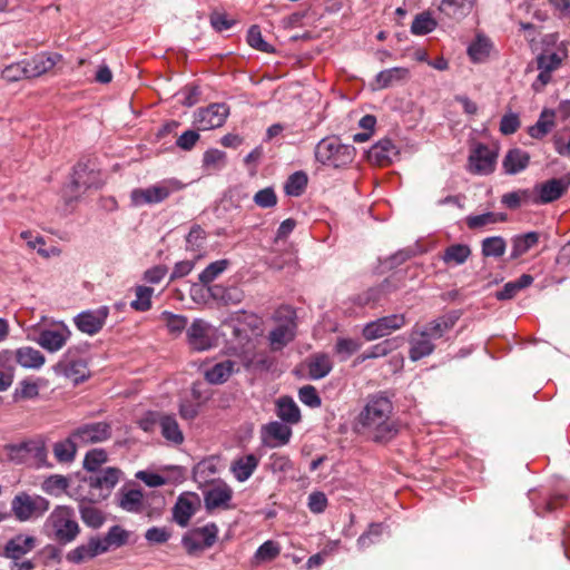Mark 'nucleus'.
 Instances as JSON below:
<instances>
[{
  "mask_svg": "<svg viewBox=\"0 0 570 570\" xmlns=\"http://www.w3.org/2000/svg\"><path fill=\"white\" fill-rule=\"evenodd\" d=\"M355 431L375 443L385 444L400 432V424L393 417V403L383 393L371 394L355 417Z\"/></svg>",
  "mask_w": 570,
  "mask_h": 570,
  "instance_id": "nucleus-1",
  "label": "nucleus"
},
{
  "mask_svg": "<svg viewBox=\"0 0 570 570\" xmlns=\"http://www.w3.org/2000/svg\"><path fill=\"white\" fill-rule=\"evenodd\" d=\"M458 320V315L448 314L438 317L422 326H414L409 338L410 360L416 362L425 356L431 355L435 350L433 341L443 337L448 332H450L454 327Z\"/></svg>",
  "mask_w": 570,
  "mask_h": 570,
  "instance_id": "nucleus-2",
  "label": "nucleus"
},
{
  "mask_svg": "<svg viewBox=\"0 0 570 570\" xmlns=\"http://www.w3.org/2000/svg\"><path fill=\"white\" fill-rule=\"evenodd\" d=\"M355 157L352 145L342 144L336 136L323 138L315 147V158L325 166L341 168L350 165Z\"/></svg>",
  "mask_w": 570,
  "mask_h": 570,
  "instance_id": "nucleus-3",
  "label": "nucleus"
},
{
  "mask_svg": "<svg viewBox=\"0 0 570 570\" xmlns=\"http://www.w3.org/2000/svg\"><path fill=\"white\" fill-rule=\"evenodd\" d=\"M48 521L55 531V539L61 544L72 542L80 532L79 524L75 520V512L69 507H57L51 512Z\"/></svg>",
  "mask_w": 570,
  "mask_h": 570,
  "instance_id": "nucleus-4",
  "label": "nucleus"
},
{
  "mask_svg": "<svg viewBox=\"0 0 570 570\" xmlns=\"http://www.w3.org/2000/svg\"><path fill=\"white\" fill-rule=\"evenodd\" d=\"M186 344L190 352L202 353L216 345L215 328L204 318H195L186 328Z\"/></svg>",
  "mask_w": 570,
  "mask_h": 570,
  "instance_id": "nucleus-5",
  "label": "nucleus"
},
{
  "mask_svg": "<svg viewBox=\"0 0 570 570\" xmlns=\"http://www.w3.org/2000/svg\"><path fill=\"white\" fill-rule=\"evenodd\" d=\"M296 315L294 309L288 306L276 311V320L281 323L269 332L268 338L273 351L282 350L295 337Z\"/></svg>",
  "mask_w": 570,
  "mask_h": 570,
  "instance_id": "nucleus-6",
  "label": "nucleus"
},
{
  "mask_svg": "<svg viewBox=\"0 0 570 570\" xmlns=\"http://www.w3.org/2000/svg\"><path fill=\"white\" fill-rule=\"evenodd\" d=\"M180 188L181 184L179 181L174 179L165 180L148 188L132 189L130 193V200L136 207L158 204L167 199L173 191L179 190Z\"/></svg>",
  "mask_w": 570,
  "mask_h": 570,
  "instance_id": "nucleus-7",
  "label": "nucleus"
},
{
  "mask_svg": "<svg viewBox=\"0 0 570 570\" xmlns=\"http://www.w3.org/2000/svg\"><path fill=\"white\" fill-rule=\"evenodd\" d=\"M49 501L40 495L21 492L12 499L11 510L16 519L23 522L31 518L41 517L49 510Z\"/></svg>",
  "mask_w": 570,
  "mask_h": 570,
  "instance_id": "nucleus-8",
  "label": "nucleus"
},
{
  "mask_svg": "<svg viewBox=\"0 0 570 570\" xmlns=\"http://www.w3.org/2000/svg\"><path fill=\"white\" fill-rule=\"evenodd\" d=\"M79 347H69L58 363V368L75 384L85 382L90 376L87 360L80 356Z\"/></svg>",
  "mask_w": 570,
  "mask_h": 570,
  "instance_id": "nucleus-9",
  "label": "nucleus"
},
{
  "mask_svg": "<svg viewBox=\"0 0 570 570\" xmlns=\"http://www.w3.org/2000/svg\"><path fill=\"white\" fill-rule=\"evenodd\" d=\"M217 535L218 527L212 522L188 531L184 534L181 543L188 554H195L204 549L212 548L217 541Z\"/></svg>",
  "mask_w": 570,
  "mask_h": 570,
  "instance_id": "nucleus-10",
  "label": "nucleus"
},
{
  "mask_svg": "<svg viewBox=\"0 0 570 570\" xmlns=\"http://www.w3.org/2000/svg\"><path fill=\"white\" fill-rule=\"evenodd\" d=\"M405 324L403 314L389 315L367 323L362 334L366 341H374L402 328Z\"/></svg>",
  "mask_w": 570,
  "mask_h": 570,
  "instance_id": "nucleus-11",
  "label": "nucleus"
},
{
  "mask_svg": "<svg viewBox=\"0 0 570 570\" xmlns=\"http://www.w3.org/2000/svg\"><path fill=\"white\" fill-rule=\"evenodd\" d=\"M108 315L109 308L107 306H100L97 309H88L79 313L73 318V322L81 333L92 336L101 331Z\"/></svg>",
  "mask_w": 570,
  "mask_h": 570,
  "instance_id": "nucleus-12",
  "label": "nucleus"
},
{
  "mask_svg": "<svg viewBox=\"0 0 570 570\" xmlns=\"http://www.w3.org/2000/svg\"><path fill=\"white\" fill-rule=\"evenodd\" d=\"M229 115L226 104H212L197 110L195 121L200 130H209L222 127Z\"/></svg>",
  "mask_w": 570,
  "mask_h": 570,
  "instance_id": "nucleus-13",
  "label": "nucleus"
},
{
  "mask_svg": "<svg viewBox=\"0 0 570 570\" xmlns=\"http://www.w3.org/2000/svg\"><path fill=\"white\" fill-rule=\"evenodd\" d=\"M102 185L100 179V173L95 169H89L86 164H77L73 168L72 180L70 184L71 193L76 194V197L88 189H98Z\"/></svg>",
  "mask_w": 570,
  "mask_h": 570,
  "instance_id": "nucleus-14",
  "label": "nucleus"
},
{
  "mask_svg": "<svg viewBox=\"0 0 570 570\" xmlns=\"http://www.w3.org/2000/svg\"><path fill=\"white\" fill-rule=\"evenodd\" d=\"M120 475L121 471L118 468H107L92 472L86 481L92 491H98V498L106 499L119 482Z\"/></svg>",
  "mask_w": 570,
  "mask_h": 570,
  "instance_id": "nucleus-15",
  "label": "nucleus"
},
{
  "mask_svg": "<svg viewBox=\"0 0 570 570\" xmlns=\"http://www.w3.org/2000/svg\"><path fill=\"white\" fill-rule=\"evenodd\" d=\"M70 337L71 331L61 323L55 328L41 330L36 342L46 351L55 353L60 351Z\"/></svg>",
  "mask_w": 570,
  "mask_h": 570,
  "instance_id": "nucleus-16",
  "label": "nucleus"
},
{
  "mask_svg": "<svg viewBox=\"0 0 570 570\" xmlns=\"http://www.w3.org/2000/svg\"><path fill=\"white\" fill-rule=\"evenodd\" d=\"M497 154L479 144L469 156V170L475 175H488L494 170Z\"/></svg>",
  "mask_w": 570,
  "mask_h": 570,
  "instance_id": "nucleus-17",
  "label": "nucleus"
},
{
  "mask_svg": "<svg viewBox=\"0 0 570 570\" xmlns=\"http://www.w3.org/2000/svg\"><path fill=\"white\" fill-rule=\"evenodd\" d=\"M199 507L200 499L196 493L180 494L173 508L174 521L183 528L187 527Z\"/></svg>",
  "mask_w": 570,
  "mask_h": 570,
  "instance_id": "nucleus-18",
  "label": "nucleus"
},
{
  "mask_svg": "<svg viewBox=\"0 0 570 570\" xmlns=\"http://www.w3.org/2000/svg\"><path fill=\"white\" fill-rule=\"evenodd\" d=\"M111 435V426L106 422L85 424L72 432V438L79 444L98 443Z\"/></svg>",
  "mask_w": 570,
  "mask_h": 570,
  "instance_id": "nucleus-19",
  "label": "nucleus"
},
{
  "mask_svg": "<svg viewBox=\"0 0 570 570\" xmlns=\"http://www.w3.org/2000/svg\"><path fill=\"white\" fill-rule=\"evenodd\" d=\"M36 544V537L20 533L7 541L0 556L11 560H19L32 551Z\"/></svg>",
  "mask_w": 570,
  "mask_h": 570,
  "instance_id": "nucleus-20",
  "label": "nucleus"
},
{
  "mask_svg": "<svg viewBox=\"0 0 570 570\" xmlns=\"http://www.w3.org/2000/svg\"><path fill=\"white\" fill-rule=\"evenodd\" d=\"M396 288L397 286L392 284L391 279L386 278L380 285L371 287L355 295L352 298V302L360 307H374L382 301L383 297Z\"/></svg>",
  "mask_w": 570,
  "mask_h": 570,
  "instance_id": "nucleus-21",
  "label": "nucleus"
},
{
  "mask_svg": "<svg viewBox=\"0 0 570 570\" xmlns=\"http://www.w3.org/2000/svg\"><path fill=\"white\" fill-rule=\"evenodd\" d=\"M399 155L397 147L389 138L381 139L367 151L370 163L380 167L390 165L394 157Z\"/></svg>",
  "mask_w": 570,
  "mask_h": 570,
  "instance_id": "nucleus-22",
  "label": "nucleus"
},
{
  "mask_svg": "<svg viewBox=\"0 0 570 570\" xmlns=\"http://www.w3.org/2000/svg\"><path fill=\"white\" fill-rule=\"evenodd\" d=\"M105 552L106 548L100 543V538L92 537L87 543L70 550L66 559L71 563L80 564Z\"/></svg>",
  "mask_w": 570,
  "mask_h": 570,
  "instance_id": "nucleus-23",
  "label": "nucleus"
},
{
  "mask_svg": "<svg viewBox=\"0 0 570 570\" xmlns=\"http://www.w3.org/2000/svg\"><path fill=\"white\" fill-rule=\"evenodd\" d=\"M570 185V179L552 178L535 187L539 191V199L535 203L548 204L552 203L567 191Z\"/></svg>",
  "mask_w": 570,
  "mask_h": 570,
  "instance_id": "nucleus-24",
  "label": "nucleus"
},
{
  "mask_svg": "<svg viewBox=\"0 0 570 570\" xmlns=\"http://www.w3.org/2000/svg\"><path fill=\"white\" fill-rule=\"evenodd\" d=\"M61 59L59 53L41 52L30 59H24L29 78H36L50 71Z\"/></svg>",
  "mask_w": 570,
  "mask_h": 570,
  "instance_id": "nucleus-25",
  "label": "nucleus"
},
{
  "mask_svg": "<svg viewBox=\"0 0 570 570\" xmlns=\"http://www.w3.org/2000/svg\"><path fill=\"white\" fill-rule=\"evenodd\" d=\"M238 371V363L227 358L205 370L204 377L208 383L217 385L225 383L234 373Z\"/></svg>",
  "mask_w": 570,
  "mask_h": 570,
  "instance_id": "nucleus-26",
  "label": "nucleus"
},
{
  "mask_svg": "<svg viewBox=\"0 0 570 570\" xmlns=\"http://www.w3.org/2000/svg\"><path fill=\"white\" fill-rule=\"evenodd\" d=\"M410 78V70L404 67H393L390 69L382 70L375 77L373 88L375 90H382L390 88L394 85L402 83Z\"/></svg>",
  "mask_w": 570,
  "mask_h": 570,
  "instance_id": "nucleus-27",
  "label": "nucleus"
},
{
  "mask_svg": "<svg viewBox=\"0 0 570 570\" xmlns=\"http://www.w3.org/2000/svg\"><path fill=\"white\" fill-rule=\"evenodd\" d=\"M160 433L170 443L180 445L185 438L184 433L178 424V421L174 414L163 413L160 415Z\"/></svg>",
  "mask_w": 570,
  "mask_h": 570,
  "instance_id": "nucleus-28",
  "label": "nucleus"
},
{
  "mask_svg": "<svg viewBox=\"0 0 570 570\" xmlns=\"http://www.w3.org/2000/svg\"><path fill=\"white\" fill-rule=\"evenodd\" d=\"M233 491L227 484L214 487L204 493V502L207 510L227 507L232 500Z\"/></svg>",
  "mask_w": 570,
  "mask_h": 570,
  "instance_id": "nucleus-29",
  "label": "nucleus"
},
{
  "mask_svg": "<svg viewBox=\"0 0 570 570\" xmlns=\"http://www.w3.org/2000/svg\"><path fill=\"white\" fill-rule=\"evenodd\" d=\"M471 247L466 244H452L448 246L442 255L441 259L448 267H454L463 265L471 256Z\"/></svg>",
  "mask_w": 570,
  "mask_h": 570,
  "instance_id": "nucleus-30",
  "label": "nucleus"
},
{
  "mask_svg": "<svg viewBox=\"0 0 570 570\" xmlns=\"http://www.w3.org/2000/svg\"><path fill=\"white\" fill-rule=\"evenodd\" d=\"M473 2L474 0H441L439 10L454 20H461L471 12Z\"/></svg>",
  "mask_w": 570,
  "mask_h": 570,
  "instance_id": "nucleus-31",
  "label": "nucleus"
},
{
  "mask_svg": "<svg viewBox=\"0 0 570 570\" xmlns=\"http://www.w3.org/2000/svg\"><path fill=\"white\" fill-rule=\"evenodd\" d=\"M16 363L26 368H40L45 364V355L31 346H23L13 352Z\"/></svg>",
  "mask_w": 570,
  "mask_h": 570,
  "instance_id": "nucleus-32",
  "label": "nucleus"
},
{
  "mask_svg": "<svg viewBox=\"0 0 570 570\" xmlns=\"http://www.w3.org/2000/svg\"><path fill=\"white\" fill-rule=\"evenodd\" d=\"M530 161V155L519 148H514L508 151L503 159V168L507 174L515 175L524 170Z\"/></svg>",
  "mask_w": 570,
  "mask_h": 570,
  "instance_id": "nucleus-33",
  "label": "nucleus"
},
{
  "mask_svg": "<svg viewBox=\"0 0 570 570\" xmlns=\"http://www.w3.org/2000/svg\"><path fill=\"white\" fill-rule=\"evenodd\" d=\"M539 233L529 232L522 235H517L511 239L512 250L510 258L517 259L528 253L531 248H533L539 243Z\"/></svg>",
  "mask_w": 570,
  "mask_h": 570,
  "instance_id": "nucleus-34",
  "label": "nucleus"
},
{
  "mask_svg": "<svg viewBox=\"0 0 570 570\" xmlns=\"http://www.w3.org/2000/svg\"><path fill=\"white\" fill-rule=\"evenodd\" d=\"M333 364L328 355L315 354L307 362L308 376L312 380L325 377L332 371Z\"/></svg>",
  "mask_w": 570,
  "mask_h": 570,
  "instance_id": "nucleus-35",
  "label": "nucleus"
},
{
  "mask_svg": "<svg viewBox=\"0 0 570 570\" xmlns=\"http://www.w3.org/2000/svg\"><path fill=\"white\" fill-rule=\"evenodd\" d=\"M277 415L284 422L295 424L301 420V411L294 400L282 396L277 401Z\"/></svg>",
  "mask_w": 570,
  "mask_h": 570,
  "instance_id": "nucleus-36",
  "label": "nucleus"
},
{
  "mask_svg": "<svg viewBox=\"0 0 570 570\" xmlns=\"http://www.w3.org/2000/svg\"><path fill=\"white\" fill-rule=\"evenodd\" d=\"M159 318L165 324L168 333L176 337L184 332L186 333V328L189 326L187 316L174 314L169 311H164Z\"/></svg>",
  "mask_w": 570,
  "mask_h": 570,
  "instance_id": "nucleus-37",
  "label": "nucleus"
},
{
  "mask_svg": "<svg viewBox=\"0 0 570 570\" xmlns=\"http://www.w3.org/2000/svg\"><path fill=\"white\" fill-rule=\"evenodd\" d=\"M533 277L529 274H522L518 279L508 282L501 291L495 293L499 301H507L513 298L521 289L530 286Z\"/></svg>",
  "mask_w": 570,
  "mask_h": 570,
  "instance_id": "nucleus-38",
  "label": "nucleus"
},
{
  "mask_svg": "<svg viewBox=\"0 0 570 570\" xmlns=\"http://www.w3.org/2000/svg\"><path fill=\"white\" fill-rule=\"evenodd\" d=\"M258 465V459L254 454H247L233 463L232 470L236 479L240 482L246 481L254 473Z\"/></svg>",
  "mask_w": 570,
  "mask_h": 570,
  "instance_id": "nucleus-39",
  "label": "nucleus"
},
{
  "mask_svg": "<svg viewBox=\"0 0 570 570\" xmlns=\"http://www.w3.org/2000/svg\"><path fill=\"white\" fill-rule=\"evenodd\" d=\"M556 112L553 110L544 109L535 125L529 128V135L532 138L541 139L548 135L554 126Z\"/></svg>",
  "mask_w": 570,
  "mask_h": 570,
  "instance_id": "nucleus-40",
  "label": "nucleus"
},
{
  "mask_svg": "<svg viewBox=\"0 0 570 570\" xmlns=\"http://www.w3.org/2000/svg\"><path fill=\"white\" fill-rule=\"evenodd\" d=\"M130 533L120 525H112L106 535L100 539V543L106 548V552L114 548L125 546L129 540Z\"/></svg>",
  "mask_w": 570,
  "mask_h": 570,
  "instance_id": "nucleus-41",
  "label": "nucleus"
},
{
  "mask_svg": "<svg viewBox=\"0 0 570 570\" xmlns=\"http://www.w3.org/2000/svg\"><path fill=\"white\" fill-rule=\"evenodd\" d=\"M77 444L79 443L72 438V434L68 439L57 442L53 445L55 458L59 462L72 461L76 455Z\"/></svg>",
  "mask_w": 570,
  "mask_h": 570,
  "instance_id": "nucleus-42",
  "label": "nucleus"
},
{
  "mask_svg": "<svg viewBox=\"0 0 570 570\" xmlns=\"http://www.w3.org/2000/svg\"><path fill=\"white\" fill-rule=\"evenodd\" d=\"M482 255L484 257H502L505 253L507 243L501 236H491L482 240Z\"/></svg>",
  "mask_w": 570,
  "mask_h": 570,
  "instance_id": "nucleus-43",
  "label": "nucleus"
},
{
  "mask_svg": "<svg viewBox=\"0 0 570 570\" xmlns=\"http://www.w3.org/2000/svg\"><path fill=\"white\" fill-rule=\"evenodd\" d=\"M438 23L428 11L421 12L415 16L412 24L411 32L416 36H423L432 32Z\"/></svg>",
  "mask_w": 570,
  "mask_h": 570,
  "instance_id": "nucleus-44",
  "label": "nucleus"
},
{
  "mask_svg": "<svg viewBox=\"0 0 570 570\" xmlns=\"http://www.w3.org/2000/svg\"><path fill=\"white\" fill-rule=\"evenodd\" d=\"M119 507L128 512H140L142 510V492L131 489L122 493Z\"/></svg>",
  "mask_w": 570,
  "mask_h": 570,
  "instance_id": "nucleus-45",
  "label": "nucleus"
},
{
  "mask_svg": "<svg viewBox=\"0 0 570 570\" xmlns=\"http://www.w3.org/2000/svg\"><path fill=\"white\" fill-rule=\"evenodd\" d=\"M80 515L81 520L90 528L98 529L105 522V517L102 512L90 505V504H81L80 505Z\"/></svg>",
  "mask_w": 570,
  "mask_h": 570,
  "instance_id": "nucleus-46",
  "label": "nucleus"
},
{
  "mask_svg": "<svg viewBox=\"0 0 570 570\" xmlns=\"http://www.w3.org/2000/svg\"><path fill=\"white\" fill-rule=\"evenodd\" d=\"M229 262L227 259H219L210 263L199 275L198 279L202 284L207 285L215 281L225 269Z\"/></svg>",
  "mask_w": 570,
  "mask_h": 570,
  "instance_id": "nucleus-47",
  "label": "nucleus"
},
{
  "mask_svg": "<svg viewBox=\"0 0 570 570\" xmlns=\"http://www.w3.org/2000/svg\"><path fill=\"white\" fill-rule=\"evenodd\" d=\"M69 487V480L59 474L47 478L42 483V490L50 495H60Z\"/></svg>",
  "mask_w": 570,
  "mask_h": 570,
  "instance_id": "nucleus-48",
  "label": "nucleus"
},
{
  "mask_svg": "<svg viewBox=\"0 0 570 570\" xmlns=\"http://www.w3.org/2000/svg\"><path fill=\"white\" fill-rule=\"evenodd\" d=\"M154 288L147 286L136 287V299L130 303V306L138 312H146L151 308V296Z\"/></svg>",
  "mask_w": 570,
  "mask_h": 570,
  "instance_id": "nucleus-49",
  "label": "nucleus"
},
{
  "mask_svg": "<svg viewBox=\"0 0 570 570\" xmlns=\"http://www.w3.org/2000/svg\"><path fill=\"white\" fill-rule=\"evenodd\" d=\"M217 472L216 465L210 460L197 463L193 469L194 480L198 483H208Z\"/></svg>",
  "mask_w": 570,
  "mask_h": 570,
  "instance_id": "nucleus-50",
  "label": "nucleus"
},
{
  "mask_svg": "<svg viewBox=\"0 0 570 570\" xmlns=\"http://www.w3.org/2000/svg\"><path fill=\"white\" fill-rule=\"evenodd\" d=\"M247 42L252 48L262 52L272 53L275 51L274 47L264 40L261 29L256 24L249 28L247 32Z\"/></svg>",
  "mask_w": 570,
  "mask_h": 570,
  "instance_id": "nucleus-51",
  "label": "nucleus"
},
{
  "mask_svg": "<svg viewBox=\"0 0 570 570\" xmlns=\"http://www.w3.org/2000/svg\"><path fill=\"white\" fill-rule=\"evenodd\" d=\"M307 186V175L303 171L292 174L285 185V191L291 196H299Z\"/></svg>",
  "mask_w": 570,
  "mask_h": 570,
  "instance_id": "nucleus-52",
  "label": "nucleus"
},
{
  "mask_svg": "<svg viewBox=\"0 0 570 570\" xmlns=\"http://www.w3.org/2000/svg\"><path fill=\"white\" fill-rule=\"evenodd\" d=\"M265 431L269 438L277 440L279 444H286L292 435L291 428L277 421L268 423Z\"/></svg>",
  "mask_w": 570,
  "mask_h": 570,
  "instance_id": "nucleus-53",
  "label": "nucleus"
},
{
  "mask_svg": "<svg viewBox=\"0 0 570 570\" xmlns=\"http://www.w3.org/2000/svg\"><path fill=\"white\" fill-rule=\"evenodd\" d=\"M2 79L14 82L22 79H30L29 75L27 73V67L24 63V60H21L19 62L11 63L7 66L2 72H1Z\"/></svg>",
  "mask_w": 570,
  "mask_h": 570,
  "instance_id": "nucleus-54",
  "label": "nucleus"
},
{
  "mask_svg": "<svg viewBox=\"0 0 570 570\" xmlns=\"http://www.w3.org/2000/svg\"><path fill=\"white\" fill-rule=\"evenodd\" d=\"M39 394V386L36 382L22 380L13 392V400L16 402L21 400H31Z\"/></svg>",
  "mask_w": 570,
  "mask_h": 570,
  "instance_id": "nucleus-55",
  "label": "nucleus"
},
{
  "mask_svg": "<svg viewBox=\"0 0 570 570\" xmlns=\"http://www.w3.org/2000/svg\"><path fill=\"white\" fill-rule=\"evenodd\" d=\"M490 49L491 43L488 39L478 38L469 46L468 53L473 61H482L489 56Z\"/></svg>",
  "mask_w": 570,
  "mask_h": 570,
  "instance_id": "nucleus-56",
  "label": "nucleus"
},
{
  "mask_svg": "<svg viewBox=\"0 0 570 570\" xmlns=\"http://www.w3.org/2000/svg\"><path fill=\"white\" fill-rule=\"evenodd\" d=\"M226 154L219 149H209L204 154L203 165L209 170H219L225 166Z\"/></svg>",
  "mask_w": 570,
  "mask_h": 570,
  "instance_id": "nucleus-57",
  "label": "nucleus"
},
{
  "mask_svg": "<svg viewBox=\"0 0 570 570\" xmlns=\"http://www.w3.org/2000/svg\"><path fill=\"white\" fill-rule=\"evenodd\" d=\"M281 553L279 544L275 541H265L256 551L255 558L261 562L272 561Z\"/></svg>",
  "mask_w": 570,
  "mask_h": 570,
  "instance_id": "nucleus-58",
  "label": "nucleus"
},
{
  "mask_svg": "<svg viewBox=\"0 0 570 570\" xmlns=\"http://www.w3.org/2000/svg\"><path fill=\"white\" fill-rule=\"evenodd\" d=\"M107 461V453L102 449L90 450L83 460V468L90 472H96L102 463Z\"/></svg>",
  "mask_w": 570,
  "mask_h": 570,
  "instance_id": "nucleus-59",
  "label": "nucleus"
},
{
  "mask_svg": "<svg viewBox=\"0 0 570 570\" xmlns=\"http://www.w3.org/2000/svg\"><path fill=\"white\" fill-rule=\"evenodd\" d=\"M20 450L32 455L38 462H43L47 458V450L42 440H30L21 443Z\"/></svg>",
  "mask_w": 570,
  "mask_h": 570,
  "instance_id": "nucleus-60",
  "label": "nucleus"
},
{
  "mask_svg": "<svg viewBox=\"0 0 570 570\" xmlns=\"http://www.w3.org/2000/svg\"><path fill=\"white\" fill-rule=\"evenodd\" d=\"M561 58L558 53L539 55L537 57V68L542 71L552 72L561 66Z\"/></svg>",
  "mask_w": 570,
  "mask_h": 570,
  "instance_id": "nucleus-61",
  "label": "nucleus"
},
{
  "mask_svg": "<svg viewBox=\"0 0 570 570\" xmlns=\"http://www.w3.org/2000/svg\"><path fill=\"white\" fill-rule=\"evenodd\" d=\"M254 203L261 208H271L277 204V196L272 187L258 190L254 195Z\"/></svg>",
  "mask_w": 570,
  "mask_h": 570,
  "instance_id": "nucleus-62",
  "label": "nucleus"
},
{
  "mask_svg": "<svg viewBox=\"0 0 570 570\" xmlns=\"http://www.w3.org/2000/svg\"><path fill=\"white\" fill-rule=\"evenodd\" d=\"M298 399L309 407H320L322 400L313 385H304L298 391Z\"/></svg>",
  "mask_w": 570,
  "mask_h": 570,
  "instance_id": "nucleus-63",
  "label": "nucleus"
},
{
  "mask_svg": "<svg viewBox=\"0 0 570 570\" xmlns=\"http://www.w3.org/2000/svg\"><path fill=\"white\" fill-rule=\"evenodd\" d=\"M530 198L529 190H517L512 193L504 194L502 196V204H504L510 209H517L521 206L522 203L528 202Z\"/></svg>",
  "mask_w": 570,
  "mask_h": 570,
  "instance_id": "nucleus-64",
  "label": "nucleus"
}]
</instances>
